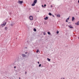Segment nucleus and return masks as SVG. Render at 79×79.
<instances>
[{
	"mask_svg": "<svg viewBox=\"0 0 79 79\" xmlns=\"http://www.w3.org/2000/svg\"><path fill=\"white\" fill-rule=\"evenodd\" d=\"M6 22H3V24H1V26H4L6 25Z\"/></svg>",
	"mask_w": 79,
	"mask_h": 79,
	"instance_id": "obj_1",
	"label": "nucleus"
},
{
	"mask_svg": "<svg viewBox=\"0 0 79 79\" xmlns=\"http://www.w3.org/2000/svg\"><path fill=\"white\" fill-rule=\"evenodd\" d=\"M18 3H19L20 5H22V3H23V1H19L18 2Z\"/></svg>",
	"mask_w": 79,
	"mask_h": 79,
	"instance_id": "obj_2",
	"label": "nucleus"
},
{
	"mask_svg": "<svg viewBox=\"0 0 79 79\" xmlns=\"http://www.w3.org/2000/svg\"><path fill=\"white\" fill-rule=\"evenodd\" d=\"M29 18L31 21L33 20V17L32 16H30L29 17Z\"/></svg>",
	"mask_w": 79,
	"mask_h": 79,
	"instance_id": "obj_3",
	"label": "nucleus"
},
{
	"mask_svg": "<svg viewBox=\"0 0 79 79\" xmlns=\"http://www.w3.org/2000/svg\"><path fill=\"white\" fill-rule=\"evenodd\" d=\"M75 24L76 25H77V26H78V25H79V21L77 22V23H75Z\"/></svg>",
	"mask_w": 79,
	"mask_h": 79,
	"instance_id": "obj_4",
	"label": "nucleus"
},
{
	"mask_svg": "<svg viewBox=\"0 0 79 79\" xmlns=\"http://www.w3.org/2000/svg\"><path fill=\"white\" fill-rule=\"evenodd\" d=\"M37 0H34L33 2V3H35V4L37 3Z\"/></svg>",
	"mask_w": 79,
	"mask_h": 79,
	"instance_id": "obj_5",
	"label": "nucleus"
},
{
	"mask_svg": "<svg viewBox=\"0 0 79 79\" xmlns=\"http://www.w3.org/2000/svg\"><path fill=\"white\" fill-rule=\"evenodd\" d=\"M68 27H70V28L71 29H73V27L71 25H69Z\"/></svg>",
	"mask_w": 79,
	"mask_h": 79,
	"instance_id": "obj_6",
	"label": "nucleus"
},
{
	"mask_svg": "<svg viewBox=\"0 0 79 79\" xmlns=\"http://www.w3.org/2000/svg\"><path fill=\"white\" fill-rule=\"evenodd\" d=\"M48 19V17H46L45 18H44V20H47Z\"/></svg>",
	"mask_w": 79,
	"mask_h": 79,
	"instance_id": "obj_7",
	"label": "nucleus"
},
{
	"mask_svg": "<svg viewBox=\"0 0 79 79\" xmlns=\"http://www.w3.org/2000/svg\"><path fill=\"white\" fill-rule=\"evenodd\" d=\"M22 56L23 57H26V56L24 54H22Z\"/></svg>",
	"mask_w": 79,
	"mask_h": 79,
	"instance_id": "obj_8",
	"label": "nucleus"
},
{
	"mask_svg": "<svg viewBox=\"0 0 79 79\" xmlns=\"http://www.w3.org/2000/svg\"><path fill=\"white\" fill-rule=\"evenodd\" d=\"M35 4L33 2L32 4H31V6H35Z\"/></svg>",
	"mask_w": 79,
	"mask_h": 79,
	"instance_id": "obj_9",
	"label": "nucleus"
},
{
	"mask_svg": "<svg viewBox=\"0 0 79 79\" xmlns=\"http://www.w3.org/2000/svg\"><path fill=\"white\" fill-rule=\"evenodd\" d=\"M75 19V18H74V17H73L72 18V21H74Z\"/></svg>",
	"mask_w": 79,
	"mask_h": 79,
	"instance_id": "obj_10",
	"label": "nucleus"
},
{
	"mask_svg": "<svg viewBox=\"0 0 79 79\" xmlns=\"http://www.w3.org/2000/svg\"><path fill=\"white\" fill-rule=\"evenodd\" d=\"M60 14H59L57 15V17H58V18H60Z\"/></svg>",
	"mask_w": 79,
	"mask_h": 79,
	"instance_id": "obj_11",
	"label": "nucleus"
},
{
	"mask_svg": "<svg viewBox=\"0 0 79 79\" xmlns=\"http://www.w3.org/2000/svg\"><path fill=\"white\" fill-rule=\"evenodd\" d=\"M33 30L34 32H36L37 31V30L35 28H34Z\"/></svg>",
	"mask_w": 79,
	"mask_h": 79,
	"instance_id": "obj_12",
	"label": "nucleus"
},
{
	"mask_svg": "<svg viewBox=\"0 0 79 79\" xmlns=\"http://www.w3.org/2000/svg\"><path fill=\"white\" fill-rule=\"evenodd\" d=\"M48 15H49V16H52V13H48Z\"/></svg>",
	"mask_w": 79,
	"mask_h": 79,
	"instance_id": "obj_13",
	"label": "nucleus"
},
{
	"mask_svg": "<svg viewBox=\"0 0 79 79\" xmlns=\"http://www.w3.org/2000/svg\"><path fill=\"white\" fill-rule=\"evenodd\" d=\"M47 60H48V61H50V60H51L50 59H49V58H47Z\"/></svg>",
	"mask_w": 79,
	"mask_h": 79,
	"instance_id": "obj_14",
	"label": "nucleus"
},
{
	"mask_svg": "<svg viewBox=\"0 0 79 79\" xmlns=\"http://www.w3.org/2000/svg\"><path fill=\"white\" fill-rule=\"evenodd\" d=\"M7 29H8V27H6L5 28V29L6 31Z\"/></svg>",
	"mask_w": 79,
	"mask_h": 79,
	"instance_id": "obj_15",
	"label": "nucleus"
},
{
	"mask_svg": "<svg viewBox=\"0 0 79 79\" xmlns=\"http://www.w3.org/2000/svg\"><path fill=\"white\" fill-rule=\"evenodd\" d=\"M48 35H50L51 34V33H50V32H48Z\"/></svg>",
	"mask_w": 79,
	"mask_h": 79,
	"instance_id": "obj_16",
	"label": "nucleus"
},
{
	"mask_svg": "<svg viewBox=\"0 0 79 79\" xmlns=\"http://www.w3.org/2000/svg\"><path fill=\"white\" fill-rule=\"evenodd\" d=\"M39 52V50L37 49V50L36 51V52L37 53H38Z\"/></svg>",
	"mask_w": 79,
	"mask_h": 79,
	"instance_id": "obj_17",
	"label": "nucleus"
},
{
	"mask_svg": "<svg viewBox=\"0 0 79 79\" xmlns=\"http://www.w3.org/2000/svg\"><path fill=\"white\" fill-rule=\"evenodd\" d=\"M43 34L44 35H46V33H45V32H44Z\"/></svg>",
	"mask_w": 79,
	"mask_h": 79,
	"instance_id": "obj_18",
	"label": "nucleus"
},
{
	"mask_svg": "<svg viewBox=\"0 0 79 79\" xmlns=\"http://www.w3.org/2000/svg\"><path fill=\"white\" fill-rule=\"evenodd\" d=\"M59 33V31H57L56 32V33L58 34Z\"/></svg>",
	"mask_w": 79,
	"mask_h": 79,
	"instance_id": "obj_19",
	"label": "nucleus"
},
{
	"mask_svg": "<svg viewBox=\"0 0 79 79\" xmlns=\"http://www.w3.org/2000/svg\"><path fill=\"white\" fill-rule=\"evenodd\" d=\"M66 23H67V22H68V19H66Z\"/></svg>",
	"mask_w": 79,
	"mask_h": 79,
	"instance_id": "obj_20",
	"label": "nucleus"
},
{
	"mask_svg": "<svg viewBox=\"0 0 79 79\" xmlns=\"http://www.w3.org/2000/svg\"><path fill=\"white\" fill-rule=\"evenodd\" d=\"M39 67H40L41 66V64H40L39 65Z\"/></svg>",
	"mask_w": 79,
	"mask_h": 79,
	"instance_id": "obj_21",
	"label": "nucleus"
},
{
	"mask_svg": "<svg viewBox=\"0 0 79 79\" xmlns=\"http://www.w3.org/2000/svg\"><path fill=\"white\" fill-rule=\"evenodd\" d=\"M67 19H68V20H69V17H68V18Z\"/></svg>",
	"mask_w": 79,
	"mask_h": 79,
	"instance_id": "obj_22",
	"label": "nucleus"
},
{
	"mask_svg": "<svg viewBox=\"0 0 79 79\" xmlns=\"http://www.w3.org/2000/svg\"><path fill=\"white\" fill-rule=\"evenodd\" d=\"M10 25L11 26H13V24H10Z\"/></svg>",
	"mask_w": 79,
	"mask_h": 79,
	"instance_id": "obj_23",
	"label": "nucleus"
},
{
	"mask_svg": "<svg viewBox=\"0 0 79 79\" xmlns=\"http://www.w3.org/2000/svg\"><path fill=\"white\" fill-rule=\"evenodd\" d=\"M16 67L15 66H14V68H15V69H16Z\"/></svg>",
	"mask_w": 79,
	"mask_h": 79,
	"instance_id": "obj_24",
	"label": "nucleus"
},
{
	"mask_svg": "<svg viewBox=\"0 0 79 79\" xmlns=\"http://www.w3.org/2000/svg\"><path fill=\"white\" fill-rule=\"evenodd\" d=\"M44 8H45V6H46V4H44Z\"/></svg>",
	"mask_w": 79,
	"mask_h": 79,
	"instance_id": "obj_25",
	"label": "nucleus"
},
{
	"mask_svg": "<svg viewBox=\"0 0 79 79\" xmlns=\"http://www.w3.org/2000/svg\"><path fill=\"white\" fill-rule=\"evenodd\" d=\"M51 8H52V7H53V6H52V5H51Z\"/></svg>",
	"mask_w": 79,
	"mask_h": 79,
	"instance_id": "obj_26",
	"label": "nucleus"
},
{
	"mask_svg": "<svg viewBox=\"0 0 79 79\" xmlns=\"http://www.w3.org/2000/svg\"><path fill=\"white\" fill-rule=\"evenodd\" d=\"M52 16H53V17H55V16L53 15H52Z\"/></svg>",
	"mask_w": 79,
	"mask_h": 79,
	"instance_id": "obj_27",
	"label": "nucleus"
},
{
	"mask_svg": "<svg viewBox=\"0 0 79 79\" xmlns=\"http://www.w3.org/2000/svg\"><path fill=\"white\" fill-rule=\"evenodd\" d=\"M27 74V72H25V74Z\"/></svg>",
	"mask_w": 79,
	"mask_h": 79,
	"instance_id": "obj_28",
	"label": "nucleus"
},
{
	"mask_svg": "<svg viewBox=\"0 0 79 79\" xmlns=\"http://www.w3.org/2000/svg\"><path fill=\"white\" fill-rule=\"evenodd\" d=\"M42 7H44V5H42Z\"/></svg>",
	"mask_w": 79,
	"mask_h": 79,
	"instance_id": "obj_29",
	"label": "nucleus"
},
{
	"mask_svg": "<svg viewBox=\"0 0 79 79\" xmlns=\"http://www.w3.org/2000/svg\"><path fill=\"white\" fill-rule=\"evenodd\" d=\"M27 52H25V54H27Z\"/></svg>",
	"mask_w": 79,
	"mask_h": 79,
	"instance_id": "obj_30",
	"label": "nucleus"
},
{
	"mask_svg": "<svg viewBox=\"0 0 79 79\" xmlns=\"http://www.w3.org/2000/svg\"><path fill=\"white\" fill-rule=\"evenodd\" d=\"M78 2L79 3V0L78 1Z\"/></svg>",
	"mask_w": 79,
	"mask_h": 79,
	"instance_id": "obj_31",
	"label": "nucleus"
},
{
	"mask_svg": "<svg viewBox=\"0 0 79 79\" xmlns=\"http://www.w3.org/2000/svg\"><path fill=\"white\" fill-rule=\"evenodd\" d=\"M38 64H39V62H38Z\"/></svg>",
	"mask_w": 79,
	"mask_h": 79,
	"instance_id": "obj_32",
	"label": "nucleus"
},
{
	"mask_svg": "<svg viewBox=\"0 0 79 79\" xmlns=\"http://www.w3.org/2000/svg\"><path fill=\"white\" fill-rule=\"evenodd\" d=\"M44 23H46V24H47V23H46V22H44Z\"/></svg>",
	"mask_w": 79,
	"mask_h": 79,
	"instance_id": "obj_33",
	"label": "nucleus"
},
{
	"mask_svg": "<svg viewBox=\"0 0 79 79\" xmlns=\"http://www.w3.org/2000/svg\"><path fill=\"white\" fill-rule=\"evenodd\" d=\"M71 23V22H69V23Z\"/></svg>",
	"mask_w": 79,
	"mask_h": 79,
	"instance_id": "obj_34",
	"label": "nucleus"
},
{
	"mask_svg": "<svg viewBox=\"0 0 79 79\" xmlns=\"http://www.w3.org/2000/svg\"><path fill=\"white\" fill-rule=\"evenodd\" d=\"M27 48V47L25 48Z\"/></svg>",
	"mask_w": 79,
	"mask_h": 79,
	"instance_id": "obj_35",
	"label": "nucleus"
},
{
	"mask_svg": "<svg viewBox=\"0 0 79 79\" xmlns=\"http://www.w3.org/2000/svg\"><path fill=\"white\" fill-rule=\"evenodd\" d=\"M63 79H64V78H63Z\"/></svg>",
	"mask_w": 79,
	"mask_h": 79,
	"instance_id": "obj_36",
	"label": "nucleus"
},
{
	"mask_svg": "<svg viewBox=\"0 0 79 79\" xmlns=\"http://www.w3.org/2000/svg\"><path fill=\"white\" fill-rule=\"evenodd\" d=\"M38 12H39V11H38Z\"/></svg>",
	"mask_w": 79,
	"mask_h": 79,
	"instance_id": "obj_37",
	"label": "nucleus"
},
{
	"mask_svg": "<svg viewBox=\"0 0 79 79\" xmlns=\"http://www.w3.org/2000/svg\"><path fill=\"white\" fill-rule=\"evenodd\" d=\"M62 79V78H61V79Z\"/></svg>",
	"mask_w": 79,
	"mask_h": 79,
	"instance_id": "obj_38",
	"label": "nucleus"
}]
</instances>
